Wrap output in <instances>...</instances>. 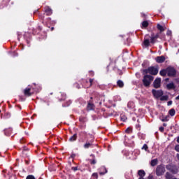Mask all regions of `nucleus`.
<instances>
[{"instance_id":"nucleus-1","label":"nucleus","mask_w":179,"mask_h":179,"mask_svg":"<svg viewBox=\"0 0 179 179\" xmlns=\"http://www.w3.org/2000/svg\"><path fill=\"white\" fill-rule=\"evenodd\" d=\"M153 79H155L153 76L150 75H145L143 78V83L144 86H145V87H149V86H150V83L153 82Z\"/></svg>"},{"instance_id":"nucleus-2","label":"nucleus","mask_w":179,"mask_h":179,"mask_svg":"<svg viewBox=\"0 0 179 179\" xmlns=\"http://www.w3.org/2000/svg\"><path fill=\"white\" fill-rule=\"evenodd\" d=\"M143 72L145 74L150 73V75H157V73H159V69L155 66H151L143 70Z\"/></svg>"},{"instance_id":"nucleus-3","label":"nucleus","mask_w":179,"mask_h":179,"mask_svg":"<svg viewBox=\"0 0 179 179\" xmlns=\"http://www.w3.org/2000/svg\"><path fill=\"white\" fill-rule=\"evenodd\" d=\"M166 173L164 165H158L156 169V174L158 177L163 176Z\"/></svg>"},{"instance_id":"nucleus-4","label":"nucleus","mask_w":179,"mask_h":179,"mask_svg":"<svg viewBox=\"0 0 179 179\" xmlns=\"http://www.w3.org/2000/svg\"><path fill=\"white\" fill-rule=\"evenodd\" d=\"M152 94L156 97V99H159V97H162L163 96V91L152 90Z\"/></svg>"},{"instance_id":"nucleus-5","label":"nucleus","mask_w":179,"mask_h":179,"mask_svg":"<svg viewBox=\"0 0 179 179\" xmlns=\"http://www.w3.org/2000/svg\"><path fill=\"white\" fill-rule=\"evenodd\" d=\"M166 73L168 76H174L176 75V69L173 67H168L166 69Z\"/></svg>"},{"instance_id":"nucleus-6","label":"nucleus","mask_w":179,"mask_h":179,"mask_svg":"<svg viewBox=\"0 0 179 179\" xmlns=\"http://www.w3.org/2000/svg\"><path fill=\"white\" fill-rule=\"evenodd\" d=\"M162 82V79L160 78H157L155 81H154V87H155L156 89H159V87H160V83Z\"/></svg>"},{"instance_id":"nucleus-7","label":"nucleus","mask_w":179,"mask_h":179,"mask_svg":"<svg viewBox=\"0 0 179 179\" xmlns=\"http://www.w3.org/2000/svg\"><path fill=\"white\" fill-rule=\"evenodd\" d=\"M164 61H166V58L164 56H159L156 58V62H158V64H163Z\"/></svg>"},{"instance_id":"nucleus-8","label":"nucleus","mask_w":179,"mask_h":179,"mask_svg":"<svg viewBox=\"0 0 179 179\" xmlns=\"http://www.w3.org/2000/svg\"><path fill=\"white\" fill-rule=\"evenodd\" d=\"M138 176H139L138 179H144L143 177H145V176H146V172H145L143 170H138Z\"/></svg>"},{"instance_id":"nucleus-9","label":"nucleus","mask_w":179,"mask_h":179,"mask_svg":"<svg viewBox=\"0 0 179 179\" xmlns=\"http://www.w3.org/2000/svg\"><path fill=\"white\" fill-rule=\"evenodd\" d=\"M166 169L173 173V174H177V171H174V166L172 165H166Z\"/></svg>"},{"instance_id":"nucleus-10","label":"nucleus","mask_w":179,"mask_h":179,"mask_svg":"<svg viewBox=\"0 0 179 179\" xmlns=\"http://www.w3.org/2000/svg\"><path fill=\"white\" fill-rule=\"evenodd\" d=\"M45 12L47 13L48 15H52V10L50 9V7L46 6L45 8Z\"/></svg>"},{"instance_id":"nucleus-11","label":"nucleus","mask_w":179,"mask_h":179,"mask_svg":"<svg viewBox=\"0 0 179 179\" xmlns=\"http://www.w3.org/2000/svg\"><path fill=\"white\" fill-rule=\"evenodd\" d=\"M166 87L169 89V90H171V89H176V85L173 83H170L167 84Z\"/></svg>"},{"instance_id":"nucleus-12","label":"nucleus","mask_w":179,"mask_h":179,"mask_svg":"<svg viewBox=\"0 0 179 179\" xmlns=\"http://www.w3.org/2000/svg\"><path fill=\"white\" fill-rule=\"evenodd\" d=\"M24 94L25 96H30L31 95V93H30V88H26L24 90Z\"/></svg>"},{"instance_id":"nucleus-13","label":"nucleus","mask_w":179,"mask_h":179,"mask_svg":"<svg viewBox=\"0 0 179 179\" xmlns=\"http://www.w3.org/2000/svg\"><path fill=\"white\" fill-rule=\"evenodd\" d=\"M127 107L129 108H135V103H134V101H129L127 103Z\"/></svg>"},{"instance_id":"nucleus-14","label":"nucleus","mask_w":179,"mask_h":179,"mask_svg":"<svg viewBox=\"0 0 179 179\" xmlns=\"http://www.w3.org/2000/svg\"><path fill=\"white\" fill-rule=\"evenodd\" d=\"M158 162L157 159H154L151 161L150 164L152 167H155V166L157 165Z\"/></svg>"},{"instance_id":"nucleus-15","label":"nucleus","mask_w":179,"mask_h":179,"mask_svg":"<svg viewBox=\"0 0 179 179\" xmlns=\"http://www.w3.org/2000/svg\"><path fill=\"white\" fill-rule=\"evenodd\" d=\"M78 138V136L76 134L73 135L71 137L69 138L70 142H75L76 139Z\"/></svg>"},{"instance_id":"nucleus-16","label":"nucleus","mask_w":179,"mask_h":179,"mask_svg":"<svg viewBox=\"0 0 179 179\" xmlns=\"http://www.w3.org/2000/svg\"><path fill=\"white\" fill-rule=\"evenodd\" d=\"M94 108V105L93 103H89L87 106V109L90 111V110H93Z\"/></svg>"},{"instance_id":"nucleus-17","label":"nucleus","mask_w":179,"mask_h":179,"mask_svg":"<svg viewBox=\"0 0 179 179\" xmlns=\"http://www.w3.org/2000/svg\"><path fill=\"white\" fill-rule=\"evenodd\" d=\"M159 74L161 76H166V75H167V69H163L160 71Z\"/></svg>"},{"instance_id":"nucleus-18","label":"nucleus","mask_w":179,"mask_h":179,"mask_svg":"<svg viewBox=\"0 0 179 179\" xmlns=\"http://www.w3.org/2000/svg\"><path fill=\"white\" fill-rule=\"evenodd\" d=\"M165 178L166 179H171V178H173V175H171L169 172H166V174H165Z\"/></svg>"},{"instance_id":"nucleus-19","label":"nucleus","mask_w":179,"mask_h":179,"mask_svg":"<svg viewBox=\"0 0 179 179\" xmlns=\"http://www.w3.org/2000/svg\"><path fill=\"white\" fill-rule=\"evenodd\" d=\"M157 29H158V30L160 31L161 33H162V31H164V27H163V26L160 25V24H157Z\"/></svg>"},{"instance_id":"nucleus-20","label":"nucleus","mask_w":179,"mask_h":179,"mask_svg":"<svg viewBox=\"0 0 179 179\" xmlns=\"http://www.w3.org/2000/svg\"><path fill=\"white\" fill-rule=\"evenodd\" d=\"M120 120H121V121H123L124 122V121L126 120H127V116H125V115H124V114H121L120 115Z\"/></svg>"},{"instance_id":"nucleus-21","label":"nucleus","mask_w":179,"mask_h":179,"mask_svg":"<svg viewBox=\"0 0 179 179\" xmlns=\"http://www.w3.org/2000/svg\"><path fill=\"white\" fill-rule=\"evenodd\" d=\"M92 143H86L85 145H84V148L85 149H89V148H90V146H92Z\"/></svg>"},{"instance_id":"nucleus-22","label":"nucleus","mask_w":179,"mask_h":179,"mask_svg":"<svg viewBox=\"0 0 179 179\" xmlns=\"http://www.w3.org/2000/svg\"><path fill=\"white\" fill-rule=\"evenodd\" d=\"M117 86H119V87H124V82H122V80H118Z\"/></svg>"},{"instance_id":"nucleus-23","label":"nucleus","mask_w":179,"mask_h":179,"mask_svg":"<svg viewBox=\"0 0 179 179\" xmlns=\"http://www.w3.org/2000/svg\"><path fill=\"white\" fill-rule=\"evenodd\" d=\"M169 114H170V115H171V117H173V115H176V110H174V109H171V110H169Z\"/></svg>"},{"instance_id":"nucleus-24","label":"nucleus","mask_w":179,"mask_h":179,"mask_svg":"<svg viewBox=\"0 0 179 179\" xmlns=\"http://www.w3.org/2000/svg\"><path fill=\"white\" fill-rule=\"evenodd\" d=\"M149 26V22L148 21H144L142 23V27H148Z\"/></svg>"},{"instance_id":"nucleus-25","label":"nucleus","mask_w":179,"mask_h":179,"mask_svg":"<svg viewBox=\"0 0 179 179\" xmlns=\"http://www.w3.org/2000/svg\"><path fill=\"white\" fill-rule=\"evenodd\" d=\"M150 43V42L149 41V39H145L144 45H145V47H149Z\"/></svg>"},{"instance_id":"nucleus-26","label":"nucleus","mask_w":179,"mask_h":179,"mask_svg":"<svg viewBox=\"0 0 179 179\" xmlns=\"http://www.w3.org/2000/svg\"><path fill=\"white\" fill-rule=\"evenodd\" d=\"M132 132V129H131V127H128L126 130H125V133L126 134H131Z\"/></svg>"},{"instance_id":"nucleus-27","label":"nucleus","mask_w":179,"mask_h":179,"mask_svg":"<svg viewBox=\"0 0 179 179\" xmlns=\"http://www.w3.org/2000/svg\"><path fill=\"white\" fill-rule=\"evenodd\" d=\"M102 169L105 170V172H100L99 174L101 176H104V174L107 173V169L105 167H103Z\"/></svg>"},{"instance_id":"nucleus-28","label":"nucleus","mask_w":179,"mask_h":179,"mask_svg":"<svg viewBox=\"0 0 179 179\" xmlns=\"http://www.w3.org/2000/svg\"><path fill=\"white\" fill-rule=\"evenodd\" d=\"M155 40H156V39L155 38V37H153L152 35V37H151V38H150V43H151L152 44H155V43L156 42Z\"/></svg>"},{"instance_id":"nucleus-29","label":"nucleus","mask_w":179,"mask_h":179,"mask_svg":"<svg viewBox=\"0 0 179 179\" xmlns=\"http://www.w3.org/2000/svg\"><path fill=\"white\" fill-rule=\"evenodd\" d=\"M148 145L146 144H144L143 146L142 147V149L144 150H148Z\"/></svg>"},{"instance_id":"nucleus-30","label":"nucleus","mask_w":179,"mask_h":179,"mask_svg":"<svg viewBox=\"0 0 179 179\" xmlns=\"http://www.w3.org/2000/svg\"><path fill=\"white\" fill-rule=\"evenodd\" d=\"M27 179H36L33 175H29L27 177Z\"/></svg>"},{"instance_id":"nucleus-31","label":"nucleus","mask_w":179,"mask_h":179,"mask_svg":"<svg viewBox=\"0 0 179 179\" xmlns=\"http://www.w3.org/2000/svg\"><path fill=\"white\" fill-rule=\"evenodd\" d=\"M175 150H176V152H179V144H178V145H176L175 146Z\"/></svg>"},{"instance_id":"nucleus-32","label":"nucleus","mask_w":179,"mask_h":179,"mask_svg":"<svg viewBox=\"0 0 179 179\" xmlns=\"http://www.w3.org/2000/svg\"><path fill=\"white\" fill-rule=\"evenodd\" d=\"M152 37H154V38H155V40L159 38V34H157L155 36L152 35Z\"/></svg>"},{"instance_id":"nucleus-33","label":"nucleus","mask_w":179,"mask_h":179,"mask_svg":"<svg viewBox=\"0 0 179 179\" xmlns=\"http://www.w3.org/2000/svg\"><path fill=\"white\" fill-rule=\"evenodd\" d=\"M167 36H171V31L168 30L166 32Z\"/></svg>"},{"instance_id":"nucleus-34","label":"nucleus","mask_w":179,"mask_h":179,"mask_svg":"<svg viewBox=\"0 0 179 179\" xmlns=\"http://www.w3.org/2000/svg\"><path fill=\"white\" fill-rule=\"evenodd\" d=\"M71 170H73V171H77L78 170V167L75 166V167H72Z\"/></svg>"},{"instance_id":"nucleus-35","label":"nucleus","mask_w":179,"mask_h":179,"mask_svg":"<svg viewBox=\"0 0 179 179\" xmlns=\"http://www.w3.org/2000/svg\"><path fill=\"white\" fill-rule=\"evenodd\" d=\"M159 131H161V132H163V131H164V127H159Z\"/></svg>"},{"instance_id":"nucleus-36","label":"nucleus","mask_w":179,"mask_h":179,"mask_svg":"<svg viewBox=\"0 0 179 179\" xmlns=\"http://www.w3.org/2000/svg\"><path fill=\"white\" fill-rule=\"evenodd\" d=\"M173 104V101H169L168 102V106H171Z\"/></svg>"},{"instance_id":"nucleus-37","label":"nucleus","mask_w":179,"mask_h":179,"mask_svg":"<svg viewBox=\"0 0 179 179\" xmlns=\"http://www.w3.org/2000/svg\"><path fill=\"white\" fill-rule=\"evenodd\" d=\"M91 164H96V160L93 159V160L91 162Z\"/></svg>"},{"instance_id":"nucleus-38","label":"nucleus","mask_w":179,"mask_h":179,"mask_svg":"<svg viewBox=\"0 0 179 179\" xmlns=\"http://www.w3.org/2000/svg\"><path fill=\"white\" fill-rule=\"evenodd\" d=\"M92 176H93V177H96V178L98 177L97 173H93Z\"/></svg>"},{"instance_id":"nucleus-39","label":"nucleus","mask_w":179,"mask_h":179,"mask_svg":"<svg viewBox=\"0 0 179 179\" xmlns=\"http://www.w3.org/2000/svg\"><path fill=\"white\" fill-rule=\"evenodd\" d=\"M90 86H92V83H93V79L92 78L90 79Z\"/></svg>"},{"instance_id":"nucleus-40","label":"nucleus","mask_w":179,"mask_h":179,"mask_svg":"<svg viewBox=\"0 0 179 179\" xmlns=\"http://www.w3.org/2000/svg\"><path fill=\"white\" fill-rule=\"evenodd\" d=\"M148 179H153V176L150 175L148 178Z\"/></svg>"},{"instance_id":"nucleus-41","label":"nucleus","mask_w":179,"mask_h":179,"mask_svg":"<svg viewBox=\"0 0 179 179\" xmlns=\"http://www.w3.org/2000/svg\"><path fill=\"white\" fill-rule=\"evenodd\" d=\"M177 159L179 161V154L176 155Z\"/></svg>"},{"instance_id":"nucleus-42","label":"nucleus","mask_w":179,"mask_h":179,"mask_svg":"<svg viewBox=\"0 0 179 179\" xmlns=\"http://www.w3.org/2000/svg\"><path fill=\"white\" fill-rule=\"evenodd\" d=\"M176 100H179V95L176 98Z\"/></svg>"},{"instance_id":"nucleus-43","label":"nucleus","mask_w":179,"mask_h":179,"mask_svg":"<svg viewBox=\"0 0 179 179\" xmlns=\"http://www.w3.org/2000/svg\"><path fill=\"white\" fill-rule=\"evenodd\" d=\"M163 125H164V127H167V124H166V123H164Z\"/></svg>"},{"instance_id":"nucleus-44","label":"nucleus","mask_w":179,"mask_h":179,"mask_svg":"<svg viewBox=\"0 0 179 179\" xmlns=\"http://www.w3.org/2000/svg\"><path fill=\"white\" fill-rule=\"evenodd\" d=\"M52 30H54V27H52Z\"/></svg>"},{"instance_id":"nucleus-45","label":"nucleus","mask_w":179,"mask_h":179,"mask_svg":"<svg viewBox=\"0 0 179 179\" xmlns=\"http://www.w3.org/2000/svg\"><path fill=\"white\" fill-rule=\"evenodd\" d=\"M161 100H163V98H161Z\"/></svg>"},{"instance_id":"nucleus-46","label":"nucleus","mask_w":179,"mask_h":179,"mask_svg":"<svg viewBox=\"0 0 179 179\" xmlns=\"http://www.w3.org/2000/svg\"><path fill=\"white\" fill-rule=\"evenodd\" d=\"M0 113H1V110H0Z\"/></svg>"}]
</instances>
